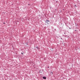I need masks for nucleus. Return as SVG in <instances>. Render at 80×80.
<instances>
[{"mask_svg": "<svg viewBox=\"0 0 80 80\" xmlns=\"http://www.w3.org/2000/svg\"><path fill=\"white\" fill-rule=\"evenodd\" d=\"M50 22V21L49 20H47L46 21V25H48V24H49V22Z\"/></svg>", "mask_w": 80, "mask_h": 80, "instance_id": "obj_1", "label": "nucleus"}, {"mask_svg": "<svg viewBox=\"0 0 80 80\" xmlns=\"http://www.w3.org/2000/svg\"><path fill=\"white\" fill-rule=\"evenodd\" d=\"M42 78H43V79H46V78H47L43 77H42Z\"/></svg>", "mask_w": 80, "mask_h": 80, "instance_id": "obj_2", "label": "nucleus"}, {"mask_svg": "<svg viewBox=\"0 0 80 80\" xmlns=\"http://www.w3.org/2000/svg\"><path fill=\"white\" fill-rule=\"evenodd\" d=\"M21 54H22V55H23V52H22Z\"/></svg>", "mask_w": 80, "mask_h": 80, "instance_id": "obj_3", "label": "nucleus"}, {"mask_svg": "<svg viewBox=\"0 0 80 80\" xmlns=\"http://www.w3.org/2000/svg\"><path fill=\"white\" fill-rule=\"evenodd\" d=\"M5 22L3 23V24H5Z\"/></svg>", "mask_w": 80, "mask_h": 80, "instance_id": "obj_4", "label": "nucleus"}, {"mask_svg": "<svg viewBox=\"0 0 80 80\" xmlns=\"http://www.w3.org/2000/svg\"><path fill=\"white\" fill-rule=\"evenodd\" d=\"M52 73H53V72H52Z\"/></svg>", "mask_w": 80, "mask_h": 80, "instance_id": "obj_5", "label": "nucleus"}, {"mask_svg": "<svg viewBox=\"0 0 80 80\" xmlns=\"http://www.w3.org/2000/svg\"><path fill=\"white\" fill-rule=\"evenodd\" d=\"M75 7L76 6V5H75Z\"/></svg>", "mask_w": 80, "mask_h": 80, "instance_id": "obj_6", "label": "nucleus"}, {"mask_svg": "<svg viewBox=\"0 0 80 80\" xmlns=\"http://www.w3.org/2000/svg\"><path fill=\"white\" fill-rule=\"evenodd\" d=\"M48 68H49V67H48Z\"/></svg>", "mask_w": 80, "mask_h": 80, "instance_id": "obj_7", "label": "nucleus"}]
</instances>
